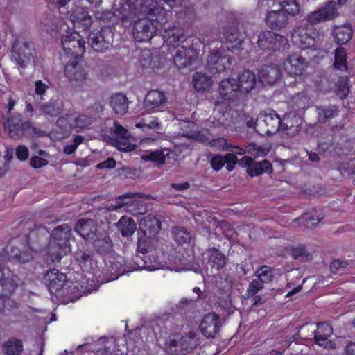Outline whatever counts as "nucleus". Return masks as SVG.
Returning a JSON list of instances; mask_svg holds the SVG:
<instances>
[{"label":"nucleus","instance_id":"nucleus-1","mask_svg":"<svg viewBox=\"0 0 355 355\" xmlns=\"http://www.w3.org/2000/svg\"><path fill=\"white\" fill-rule=\"evenodd\" d=\"M140 14L146 17L135 21L132 33L137 41L148 42L166 21V11L155 0H142L137 5L130 2L121 6L123 19L133 21L135 17H139Z\"/></svg>","mask_w":355,"mask_h":355},{"label":"nucleus","instance_id":"nucleus-2","mask_svg":"<svg viewBox=\"0 0 355 355\" xmlns=\"http://www.w3.org/2000/svg\"><path fill=\"white\" fill-rule=\"evenodd\" d=\"M51 30H58L62 37L61 42L63 50L66 54L78 56L85 50L83 37L80 31H87L92 26V19L88 11L82 7H76L70 14V22L73 28L61 18L54 19Z\"/></svg>","mask_w":355,"mask_h":355},{"label":"nucleus","instance_id":"nucleus-3","mask_svg":"<svg viewBox=\"0 0 355 355\" xmlns=\"http://www.w3.org/2000/svg\"><path fill=\"white\" fill-rule=\"evenodd\" d=\"M169 246L162 243L155 248L153 252L144 257H141L143 263L138 264L137 261L132 267V270H147L153 271L159 269H167L171 271L181 272L184 270H193L196 272H202L201 270L192 267L187 259L179 252L170 250Z\"/></svg>","mask_w":355,"mask_h":355},{"label":"nucleus","instance_id":"nucleus-4","mask_svg":"<svg viewBox=\"0 0 355 355\" xmlns=\"http://www.w3.org/2000/svg\"><path fill=\"white\" fill-rule=\"evenodd\" d=\"M261 6H265L264 0H259ZM266 6L274 9L267 12L265 17L266 25L273 30L284 28L288 21V15H295L300 12L299 3L295 0H266Z\"/></svg>","mask_w":355,"mask_h":355},{"label":"nucleus","instance_id":"nucleus-5","mask_svg":"<svg viewBox=\"0 0 355 355\" xmlns=\"http://www.w3.org/2000/svg\"><path fill=\"white\" fill-rule=\"evenodd\" d=\"M139 226L141 233L138 238L137 257L139 254L143 257L147 255L163 243L156 237L161 229V223L156 217L153 215L143 217Z\"/></svg>","mask_w":355,"mask_h":355},{"label":"nucleus","instance_id":"nucleus-6","mask_svg":"<svg viewBox=\"0 0 355 355\" xmlns=\"http://www.w3.org/2000/svg\"><path fill=\"white\" fill-rule=\"evenodd\" d=\"M219 92L220 95V100H218L216 103V107L214 110V119L215 125H227L226 116L228 115L227 112H221L220 105L229 101H234V100L241 97V90L236 79L229 78L222 80L219 86Z\"/></svg>","mask_w":355,"mask_h":355},{"label":"nucleus","instance_id":"nucleus-7","mask_svg":"<svg viewBox=\"0 0 355 355\" xmlns=\"http://www.w3.org/2000/svg\"><path fill=\"white\" fill-rule=\"evenodd\" d=\"M70 234L71 230L66 224L53 230L48 252L52 263L59 262L62 257L71 250L69 243Z\"/></svg>","mask_w":355,"mask_h":355},{"label":"nucleus","instance_id":"nucleus-8","mask_svg":"<svg viewBox=\"0 0 355 355\" xmlns=\"http://www.w3.org/2000/svg\"><path fill=\"white\" fill-rule=\"evenodd\" d=\"M199 344L196 334L190 332L182 336L180 333H171L164 343L165 348L173 354L184 355Z\"/></svg>","mask_w":355,"mask_h":355},{"label":"nucleus","instance_id":"nucleus-9","mask_svg":"<svg viewBox=\"0 0 355 355\" xmlns=\"http://www.w3.org/2000/svg\"><path fill=\"white\" fill-rule=\"evenodd\" d=\"M107 208L108 210L116 211L123 209L121 211L129 212L134 216L141 214L144 211L139 193H128L119 196L114 202L108 205Z\"/></svg>","mask_w":355,"mask_h":355},{"label":"nucleus","instance_id":"nucleus-10","mask_svg":"<svg viewBox=\"0 0 355 355\" xmlns=\"http://www.w3.org/2000/svg\"><path fill=\"white\" fill-rule=\"evenodd\" d=\"M257 44L261 49H269L275 51L285 50L288 45V41L281 35L270 31H265L259 33Z\"/></svg>","mask_w":355,"mask_h":355},{"label":"nucleus","instance_id":"nucleus-11","mask_svg":"<svg viewBox=\"0 0 355 355\" xmlns=\"http://www.w3.org/2000/svg\"><path fill=\"white\" fill-rule=\"evenodd\" d=\"M310 328H311V335H314L316 344L328 349L335 347V344L330 339L333 334V329L329 324L326 322L319 323L317 325L316 329L313 324L304 325L300 330L301 335H303L302 332L304 331L306 329L309 330Z\"/></svg>","mask_w":355,"mask_h":355},{"label":"nucleus","instance_id":"nucleus-12","mask_svg":"<svg viewBox=\"0 0 355 355\" xmlns=\"http://www.w3.org/2000/svg\"><path fill=\"white\" fill-rule=\"evenodd\" d=\"M281 118L275 111L267 110L259 115L256 127L262 132L261 134L272 135L280 132Z\"/></svg>","mask_w":355,"mask_h":355},{"label":"nucleus","instance_id":"nucleus-13","mask_svg":"<svg viewBox=\"0 0 355 355\" xmlns=\"http://www.w3.org/2000/svg\"><path fill=\"white\" fill-rule=\"evenodd\" d=\"M69 55H71V54ZM81 55L78 56L72 55L76 60L70 61L64 69L65 76L75 85H83L87 79V67L78 61Z\"/></svg>","mask_w":355,"mask_h":355},{"label":"nucleus","instance_id":"nucleus-14","mask_svg":"<svg viewBox=\"0 0 355 355\" xmlns=\"http://www.w3.org/2000/svg\"><path fill=\"white\" fill-rule=\"evenodd\" d=\"M339 15L337 3L335 1H329L323 3L317 10L309 13L306 20L313 24L322 21H330Z\"/></svg>","mask_w":355,"mask_h":355},{"label":"nucleus","instance_id":"nucleus-15","mask_svg":"<svg viewBox=\"0 0 355 355\" xmlns=\"http://www.w3.org/2000/svg\"><path fill=\"white\" fill-rule=\"evenodd\" d=\"M315 35L317 33L312 28L303 26L297 27L291 35L292 42L302 49H316Z\"/></svg>","mask_w":355,"mask_h":355},{"label":"nucleus","instance_id":"nucleus-16","mask_svg":"<svg viewBox=\"0 0 355 355\" xmlns=\"http://www.w3.org/2000/svg\"><path fill=\"white\" fill-rule=\"evenodd\" d=\"M12 53L17 64L20 67H25L33 58V44L24 40H17L12 45Z\"/></svg>","mask_w":355,"mask_h":355},{"label":"nucleus","instance_id":"nucleus-17","mask_svg":"<svg viewBox=\"0 0 355 355\" xmlns=\"http://www.w3.org/2000/svg\"><path fill=\"white\" fill-rule=\"evenodd\" d=\"M114 125L115 131L113 137L110 139L111 144L121 151L134 150L136 146L131 143V137L128 131L116 121Z\"/></svg>","mask_w":355,"mask_h":355},{"label":"nucleus","instance_id":"nucleus-18","mask_svg":"<svg viewBox=\"0 0 355 355\" xmlns=\"http://www.w3.org/2000/svg\"><path fill=\"white\" fill-rule=\"evenodd\" d=\"M230 64V55L222 52L218 48L213 49L207 60V67L214 74L224 71Z\"/></svg>","mask_w":355,"mask_h":355},{"label":"nucleus","instance_id":"nucleus-19","mask_svg":"<svg viewBox=\"0 0 355 355\" xmlns=\"http://www.w3.org/2000/svg\"><path fill=\"white\" fill-rule=\"evenodd\" d=\"M221 326L220 317L215 313L205 315L200 324V330L207 338H214L218 332Z\"/></svg>","mask_w":355,"mask_h":355},{"label":"nucleus","instance_id":"nucleus-20","mask_svg":"<svg viewBox=\"0 0 355 355\" xmlns=\"http://www.w3.org/2000/svg\"><path fill=\"white\" fill-rule=\"evenodd\" d=\"M302 119L295 112H291L281 118L280 132L289 137L295 136L300 129Z\"/></svg>","mask_w":355,"mask_h":355},{"label":"nucleus","instance_id":"nucleus-21","mask_svg":"<svg viewBox=\"0 0 355 355\" xmlns=\"http://www.w3.org/2000/svg\"><path fill=\"white\" fill-rule=\"evenodd\" d=\"M92 122L93 119L86 115H76L74 114H66L57 121L59 126L62 128L69 126L71 128H85L89 127Z\"/></svg>","mask_w":355,"mask_h":355},{"label":"nucleus","instance_id":"nucleus-22","mask_svg":"<svg viewBox=\"0 0 355 355\" xmlns=\"http://www.w3.org/2000/svg\"><path fill=\"white\" fill-rule=\"evenodd\" d=\"M75 230L76 232L84 239L92 240L98 234V232L101 231L98 228L97 223L92 219H80L76 225Z\"/></svg>","mask_w":355,"mask_h":355},{"label":"nucleus","instance_id":"nucleus-23","mask_svg":"<svg viewBox=\"0 0 355 355\" xmlns=\"http://www.w3.org/2000/svg\"><path fill=\"white\" fill-rule=\"evenodd\" d=\"M306 67L305 60L297 54L289 55L284 62V71L291 76L302 75Z\"/></svg>","mask_w":355,"mask_h":355},{"label":"nucleus","instance_id":"nucleus-24","mask_svg":"<svg viewBox=\"0 0 355 355\" xmlns=\"http://www.w3.org/2000/svg\"><path fill=\"white\" fill-rule=\"evenodd\" d=\"M166 101L167 98L164 92L159 89H153L146 94L144 106L148 112H154L164 105Z\"/></svg>","mask_w":355,"mask_h":355},{"label":"nucleus","instance_id":"nucleus-25","mask_svg":"<svg viewBox=\"0 0 355 355\" xmlns=\"http://www.w3.org/2000/svg\"><path fill=\"white\" fill-rule=\"evenodd\" d=\"M196 58V53L192 49H186L184 46H178L174 55V63L180 69L191 65Z\"/></svg>","mask_w":355,"mask_h":355},{"label":"nucleus","instance_id":"nucleus-26","mask_svg":"<svg viewBox=\"0 0 355 355\" xmlns=\"http://www.w3.org/2000/svg\"><path fill=\"white\" fill-rule=\"evenodd\" d=\"M105 31H92L88 36V42L92 49L96 51L103 52L111 45V40L104 35Z\"/></svg>","mask_w":355,"mask_h":355},{"label":"nucleus","instance_id":"nucleus-27","mask_svg":"<svg viewBox=\"0 0 355 355\" xmlns=\"http://www.w3.org/2000/svg\"><path fill=\"white\" fill-rule=\"evenodd\" d=\"M46 279L49 290L51 293L59 291L64 286L67 277L57 269H52L46 272Z\"/></svg>","mask_w":355,"mask_h":355},{"label":"nucleus","instance_id":"nucleus-28","mask_svg":"<svg viewBox=\"0 0 355 355\" xmlns=\"http://www.w3.org/2000/svg\"><path fill=\"white\" fill-rule=\"evenodd\" d=\"M225 40L227 48L232 52L236 50L243 49V35L239 33L236 28H230L227 30L225 34Z\"/></svg>","mask_w":355,"mask_h":355},{"label":"nucleus","instance_id":"nucleus-29","mask_svg":"<svg viewBox=\"0 0 355 355\" xmlns=\"http://www.w3.org/2000/svg\"><path fill=\"white\" fill-rule=\"evenodd\" d=\"M280 78V71L275 66H266L259 72L258 78L263 85H272Z\"/></svg>","mask_w":355,"mask_h":355},{"label":"nucleus","instance_id":"nucleus-30","mask_svg":"<svg viewBox=\"0 0 355 355\" xmlns=\"http://www.w3.org/2000/svg\"><path fill=\"white\" fill-rule=\"evenodd\" d=\"M236 80L241 90V96L252 91L256 85L255 75L249 70L242 73Z\"/></svg>","mask_w":355,"mask_h":355},{"label":"nucleus","instance_id":"nucleus-31","mask_svg":"<svg viewBox=\"0 0 355 355\" xmlns=\"http://www.w3.org/2000/svg\"><path fill=\"white\" fill-rule=\"evenodd\" d=\"M108 262L110 263L107 266L108 270L112 276L110 280L117 279L127 272L125 261L123 257H112L109 259Z\"/></svg>","mask_w":355,"mask_h":355},{"label":"nucleus","instance_id":"nucleus-32","mask_svg":"<svg viewBox=\"0 0 355 355\" xmlns=\"http://www.w3.org/2000/svg\"><path fill=\"white\" fill-rule=\"evenodd\" d=\"M192 85L196 92L203 94L210 90L212 80L206 74L197 72L193 76Z\"/></svg>","mask_w":355,"mask_h":355},{"label":"nucleus","instance_id":"nucleus-33","mask_svg":"<svg viewBox=\"0 0 355 355\" xmlns=\"http://www.w3.org/2000/svg\"><path fill=\"white\" fill-rule=\"evenodd\" d=\"M352 28L349 24L335 26L333 31V35L336 43L345 44L347 43L352 36Z\"/></svg>","mask_w":355,"mask_h":355},{"label":"nucleus","instance_id":"nucleus-34","mask_svg":"<svg viewBox=\"0 0 355 355\" xmlns=\"http://www.w3.org/2000/svg\"><path fill=\"white\" fill-rule=\"evenodd\" d=\"M94 248L100 253H105L112 247L111 240L105 230L98 232V234L92 240Z\"/></svg>","mask_w":355,"mask_h":355},{"label":"nucleus","instance_id":"nucleus-35","mask_svg":"<svg viewBox=\"0 0 355 355\" xmlns=\"http://www.w3.org/2000/svg\"><path fill=\"white\" fill-rule=\"evenodd\" d=\"M163 37L168 46H174L177 49L178 46H180L178 44L179 42L184 40L183 31L179 28L166 30Z\"/></svg>","mask_w":355,"mask_h":355},{"label":"nucleus","instance_id":"nucleus-36","mask_svg":"<svg viewBox=\"0 0 355 355\" xmlns=\"http://www.w3.org/2000/svg\"><path fill=\"white\" fill-rule=\"evenodd\" d=\"M110 105L117 114H125L128 110V103L126 96L122 94H116L111 98Z\"/></svg>","mask_w":355,"mask_h":355},{"label":"nucleus","instance_id":"nucleus-37","mask_svg":"<svg viewBox=\"0 0 355 355\" xmlns=\"http://www.w3.org/2000/svg\"><path fill=\"white\" fill-rule=\"evenodd\" d=\"M116 226L121 235L125 237L132 236L136 230L134 220L127 216H122L116 223Z\"/></svg>","mask_w":355,"mask_h":355},{"label":"nucleus","instance_id":"nucleus-38","mask_svg":"<svg viewBox=\"0 0 355 355\" xmlns=\"http://www.w3.org/2000/svg\"><path fill=\"white\" fill-rule=\"evenodd\" d=\"M272 172V164L267 160L253 163L247 168L248 174L252 177L260 175L263 173Z\"/></svg>","mask_w":355,"mask_h":355},{"label":"nucleus","instance_id":"nucleus-39","mask_svg":"<svg viewBox=\"0 0 355 355\" xmlns=\"http://www.w3.org/2000/svg\"><path fill=\"white\" fill-rule=\"evenodd\" d=\"M209 264L216 271L223 268L226 263V257L218 250L211 248L208 250Z\"/></svg>","mask_w":355,"mask_h":355},{"label":"nucleus","instance_id":"nucleus-40","mask_svg":"<svg viewBox=\"0 0 355 355\" xmlns=\"http://www.w3.org/2000/svg\"><path fill=\"white\" fill-rule=\"evenodd\" d=\"M169 155V150L168 149L157 150L155 151H151L144 154L141 156V159L144 162L151 161L158 164H163L166 156Z\"/></svg>","mask_w":355,"mask_h":355},{"label":"nucleus","instance_id":"nucleus-41","mask_svg":"<svg viewBox=\"0 0 355 355\" xmlns=\"http://www.w3.org/2000/svg\"><path fill=\"white\" fill-rule=\"evenodd\" d=\"M74 258L84 270H87L89 266L92 265V257L90 251L79 249L75 252Z\"/></svg>","mask_w":355,"mask_h":355},{"label":"nucleus","instance_id":"nucleus-42","mask_svg":"<svg viewBox=\"0 0 355 355\" xmlns=\"http://www.w3.org/2000/svg\"><path fill=\"white\" fill-rule=\"evenodd\" d=\"M3 350L6 355H19L23 350L22 343L18 339H10L4 343Z\"/></svg>","mask_w":355,"mask_h":355},{"label":"nucleus","instance_id":"nucleus-43","mask_svg":"<svg viewBox=\"0 0 355 355\" xmlns=\"http://www.w3.org/2000/svg\"><path fill=\"white\" fill-rule=\"evenodd\" d=\"M62 103L60 101H51L47 104L42 105L40 108L41 114L49 115L51 116H57L62 109Z\"/></svg>","mask_w":355,"mask_h":355},{"label":"nucleus","instance_id":"nucleus-44","mask_svg":"<svg viewBox=\"0 0 355 355\" xmlns=\"http://www.w3.org/2000/svg\"><path fill=\"white\" fill-rule=\"evenodd\" d=\"M180 126L182 129L189 128L190 130H185L183 132V135L192 138L193 139L204 141L205 137L203 133L194 130L196 128V125L193 122L190 121H183L180 123Z\"/></svg>","mask_w":355,"mask_h":355},{"label":"nucleus","instance_id":"nucleus-45","mask_svg":"<svg viewBox=\"0 0 355 355\" xmlns=\"http://www.w3.org/2000/svg\"><path fill=\"white\" fill-rule=\"evenodd\" d=\"M334 66L340 71L347 70V53L344 48L338 47L335 50Z\"/></svg>","mask_w":355,"mask_h":355},{"label":"nucleus","instance_id":"nucleus-46","mask_svg":"<svg viewBox=\"0 0 355 355\" xmlns=\"http://www.w3.org/2000/svg\"><path fill=\"white\" fill-rule=\"evenodd\" d=\"M23 126L21 123L12 124L10 119L4 123L6 130L8 132L10 137L14 139H19L24 135Z\"/></svg>","mask_w":355,"mask_h":355},{"label":"nucleus","instance_id":"nucleus-47","mask_svg":"<svg viewBox=\"0 0 355 355\" xmlns=\"http://www.w3.org/2000/svg\"><path fill=\"white\" fill-rule=\"evenodd\" d=\"M172 234L175 241L180 243H187L191 239L190 232L183 227H174L172 230Z\"/></svg>","mask_w":355,"mask_h":355},{"label":"nucleus","instance_id":"nucleus-48","mask_svg":"<svg viewBox=\"0 0 355 355\" xmlns=\"http://www.w3.org/2000/svg\"><path fill=\"white\" fill-rule=\"evenodd\" d=\"M255 275L264 284L271 282L273 272L270 266L264 265L256 271Z\"/></svg>","mask_w":355,"mask_h":355},{"label":"nucleus","instance_id":"nucleus-49","mask_svg":"<svg viewBox=\"0 0 355 355\" xmlns=\"http://www.w3.org/2000/svg\"><path fill=\"white\" fill-rule=\"evenodd\" d=\"M247 153L250 154L255 158L266 156L270 151V148L263 146H258L255 144H250L246 146Z\"/></svg>","mask_w":355,"mask_h":355},{"label":"nucleus","instance_id":"nucleus-50","mask_svg":"<svg viewBox=\"0 0 355 355\" xmlns=\"http://www.w3.org/2000/svg\"><path fill=\"white\" fill-rule=\"evenodd\" d=\"M336 92L340 98L346 97L349 92V80L347 76L339 78L336 85Z\"/></svg>","mask_w":355,"mask_h":355},{"label":"nucleus","instance_id":"nucleus-51","mask_svg":"<svg viewBox=\"0 0 355 355\" xmlns=\"http://www.w3.org/2000/svg\"><path fill=\"white\" fill-rule=\"evenodd\" d=\"M309 99L304 94H298L292 99V104H295L298 109H304L309 106Z\"/></svg>","mask_w":355,"mask_h":355},{"label":"nucleus","instance_id":"nucleus-52","mask_svg":"<svg viewBox=\"0 0 355 355\" xmlns=\"http://www.w3.org/2000/svg\"><path fill=\"white\" fill-rule=\"evenodd\" d=\"M300 220L307 227H313L319 223L322 218L319 216L314 217L311 214H305Z\"/></svg>","mask_w":355,"mask_h":355},{"label":"nucleus","instance_id":"nucleus-53","mask_svg":"<svg viewBox=\"0 0 355 355\" xmlns=\"http://www.w3.org/2000/svg\"><path fill=\"white\" fill-rule=\"evenodd\" d=\"M263 284L257 277L248 286L247 293L249 296H252L257 293L263 288Z\"/></svg>","mask_w":355,"mask_h":355},{"label":"nucleus","instance_id":"nucleus-54","mask_svg":"<svg viewBox=\"0 0 355 355\" xmlns=\"http://www.w3.org/2000/svg\"><path fill=\"white\" fill-rule=\"evenodd\" d=\"M337 107L334 105H331L327 107L321 109L319 112V115L321 118L329 119L336 116L337 115Z\"/></svg>","mask_w":355,"mask_h":355},{"label":"nucleus","instance_id":"nucleus-55","mask_svg":"<svg viewBox=\"0 0 355 355\" xmlns=\"http://www.w3.org/2000/svg\"><path fill=\"white\" fill-rule=\"evenodd\" d=\"M83 142V137L80 135H77L73 139V144L67 145L64 148V153L66 155H71L77 149L78 146Z\"/></svg>","mask_w":355,"mask_h":355},{"label":"nucleus","instance_id":"nucleus-56","mask_svg":"<svg viewBox=\"0 0 355 355\" xmlns=\"http://www.w3.org/2000/svg\"><path fill=\"white\" fill-rule=\"evenodd\" d=\"M157 125V119L151 116H148V119H144L143 122H139L135 125L138 128H154Z\"/></svg>","mask_w":355,"mask_h":355},{"label":"nucleus","instance_id":"nucleus-57","mask_svg":"<svg viewBox=\"0 0 355 355\" xmlns=\"http://www.w3.org/2000/svg\"><path fill=\"white\" fill-rule=\"evenodd\" d=\"M98 343L101 345L105 343V347L103 349H98L95 352L96 355H112V352L110 351V347L112 344V340H104L100 338L98 340Z\"/></svg>","mask_w":355,"mask_h":355},{"label":"nucleus","instance_id":"nucleus-58","mask_svg":"<svg viewBox=\"0 0 355 355\" xmlns=\"http://www.w3.org/2000/svg\"><path fill=\"white\" fill-rule=\"evenodd\" d=\"M49 88V85L41 80H37L35 82V93L36 95L40 96L41 98H42V96Z\"/></svg>","mask_w":355,"mask_h":355},{"label":"nucleus","instance_id":"nucleus-59","mask_svg":"<svg viewBox=\"0 0 355 355\" xmlns=\"http://www.w3.org/2000/svg\"><path fill=\"white\" fill-rule=\"evenodd\" d=\"M224 160L225 164H227L226 168L228 171H232L238 162L236 156L233 153H227L225 155Z\"/></svg>","mask_w":355,"mask_h":355},{"label":"nucleus","instance_id":"nucleus-60","mask_svg":"<svg viewBox=\"0 0 355 355\" xmlns=\"http://www.w3.org/2000/svg\"><path fill=\"white\" fill-rule=\"evenodd\" d=\"M152 60L151 53L149 50L144 49L141 52L140 58V64L142 67H148L150 66Z\"/></svg>","mask_w":355,"mask_h":355},{"label":"nucleus","instance_id":"nucleus-61","mask_svg":"<svg viewBox=\"0 0 355 355\" xmlns=\"http://www.w3.org/2000/svg\"><path fill=\"white\" fill-rule=\"evenodd\" d=\"M210 144L211 146L216 148L218 150H228L230 149L227 140L224 138L214 139L210 141Z\"/></svg>","mask_w":355,"mask_h":355},{"label":"nucleus","instance_id":"nucleus-62","mask_svg":"<svg viewBox=\"0 0 355 355\" xmlns=\"http://www.w3.org/2000/svg\"><path fill=\"white\" fill-rule=\"evenodd\" d=\"M98 284H97L94 279H90L88 278V281L86 283L83 282L82 288L87 293H91L92 292L98 290Z\"/></svg>","mask_w":355,"mask_h":355},{"label":"nucleus","instance_id":"nucleus-63","mask_svg":"<svg viewBox=\"0 0 355 355\" xmlns=\"http://www.w3.org/2000/svg\"><path fill=\"white\" fill-rule=\"evenodd\" d=\"M212 168L216 171H219L225 164L224 157L221 155L214 156L211 159Z\"/></svg>","mask_w":355,"mask_h":355},{"label":"nucleus","instance_id":"nucleus-64","mask_svg":"<svg viewBox=\"0 0 355 355\" xmlns=\"http://www.w3.org/2000/svg\"><path fill=\"white\" fill-rule=\"evenodd\" d=\"M30 164L35 168H39L48 164V161L38 156L33 157L30 160Z\"/></svg>","mask_w":355,"mask_h":355}]
</instances>
